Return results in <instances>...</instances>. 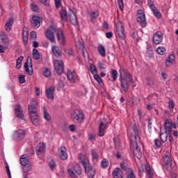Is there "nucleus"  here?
I'll return each instance as SVG.
<instances>
[{
    "label": "nucleus",
    "instance_id": "nucleus-1",
    "mask_svg": "<svg viewBox=\"0 0 178 178\" xmlns=\"http://www.w3.org/2000/svg\"><path fill=\"white\" fill-rule=\"evenodd\" d=\"M120 81L121 88H122L124 92H127V91H129V87H130V84L134 83L133 75H131V74H130L127 70L124 69H120Z\"/></svg>",
    "mask_w": 178,
    "mask_h": 178
},
{
    "label": "nucleus",
    "instance_id": "nucleus-2",
    "mask_svg": "<svg viewBox=\"0 0 178 178\" xmlns=\"http://www.w3.org/2000/svg\"><path fill=\"white\" fill-rule=\"evenodd\" d=\"M37 106H38V104L35 99H33L31 104L28 106L29 116L34 126L40 124V118H38V114L37 113Z\"/></svg>",
    "mask_w": 178,
    "mask_h": 178
},
{
    "label": "nucleus",
    "instance_id": "nucleus-3",
    "mask_svg": "<svg viewBox=\"0 0 178 178\" xmlns=\"http://www.w3.org/2000/svg\"><path fill=\"white\" fill-rule=\"evenodd\" d=\"M70 119L74 123H78V124H83L84 123V113L79 109H75L72 111L70 113Z\"/></svg>",
    "mask_w": 178,
    "mask_h": 178
},
{
    "label": "nucleus",
    "instance_id": "nucleus-4",
    "mask_svg": "<svg viewBox=\"0 0 178 178\" xmlns=\"http://www.w3.org/2000/svg\"><path fill=\"white\" fill-rule=\"evenodd\" d=\"M140 128L136 124H134L131 130V143H140Z\"/></svg>",
    "mask_w": 178,
    "mask_h": 178
},
{
    "label": "nucleus",
    "instance_id": "nucleus-5",
    "mask_svg": "<svg viewBox=\"0 0 178 178\" xmlns=\"http://www.w3.org/2000/svg\"><path fill=\"white\" fill-rule=\"evenodd\" d=\"M58 31V26L55 25H51L47 29L45 32V35L47 39H49L51 42H55V35H54V33H57Z\"/></svg>",
    "mask_w": 178,
    "mask_h": 178
},
{
    "label": "nucleus",
    "instance_id": "nucleus-6",
    "mask_svg": "<svg viewBox=\"0 0 178 178\" xmlns=\"http://www.w3.org/2000/svg\"><path fill=\"white\" fill-rule=\"evenodd\" d=\"M115 33L118 35L120 40H124L126 38V33L124 32V26L122 22L119 21L115 24Z\"/></svg>",
    "mask_w": 178,
    "mask_h": 178
},
{
    "label": "nucleus",
    "instance_id": "nucleus-7",
    "mask_svg": "<svg viewBox=\"0 0 178 178\" xmlns=\"http://www.w3.org/2000/svg\"><path fill=\"white\" fill-rule=\"evenodd\" d=\"M136 20L141 27H147V19L143 10H138L137 11Z\"/></svg>",
    "mask_w": 178,
    "mask_h": 178
},
{
    "label": "nucleus",
    "instance_id": "nucleus-8",
    "mask_svg": "<svg viewBox=\"0 0 178 178\" xmlns=\"http://www.w3.org/2000/svg\"><path fill=\"white\" fill-rule=\"evenodd\" d=\"M74 170L69 168L67 170V172L69 173L70 177H72V178H79L78 176H81V173H83V170L81 169V167L79 165V164H75L74 165ZM75 172V173H74Z\"/></svg>",
    "mask_w": 178,
    "mask_h": 178
},
{
    "label": "nucleus",
    "instance_id": "nucleus-9",
    "mask_svg": "<svg viewBox=\"0 0 178 178\" xmlns=\"http://www.w3.org/2000/svg\"><path fill=\"white\" fill-rule=\"evenodd\" d=\"M163 159L167 170H170V169H172V153H170L169 151H167Z\"/></svg>",
    "mask_w": 178,
    "mask_h": 178
},
{
    "label": "nucleus",
    "instance_id": "nucleus-10",
    "mask_svg": "<svg viewBox=\"0 0 178 178\" xmlns=\"http://www.w3.org/2000/svg\"><path fill=\"white\" fill-rule=\"evenodd\" d=\"M138 143L139 142L131 143V150L133 151L134 155L136 156L138 159H141V156H143V153L141 152V150L138 148Z\"/></svg>",
    "mask_w": 178,
    "mask_h": 178
},
{
    "label": "nucleus",
    "instance_id": "nucleus-11",
    "mask_svg": "<svg viewBox=\"0 0 178 178\" xmlns=\"http://www.w3.org/2000/svg\"><path fill=\"white\" fill-rule=\"evenodd\" d=\"M25 72L29 74L30 76H33V59L31 56H28L26 62L24 65Z\"/></svg>",
    "mask_w": 178,
    "mask_h": 178
},
{
    "label": "nucleus",
    "instance_id": "nucleus-12",
    "mask_svg": "<svg viewBox=\"0 0 178 178\" xmlns=\"http://www.w3.org/2000/svg\"><path fill=\"white\" fill-rule=\"evenodd\" d=\"M54 65L55 70L57 72V74H62V73H63L64 71L63 61H62L61 60H56L54 62Z\"/></svg>",
    "mask_w": 178,
    "mask_h": 178
},
{
    "label": "nucleus",
    "instance_id": "nucleus-13",
    "mask_svg": "<svg viewBox=\"0 0 178 178\" xmlns=\"http://www.w3.org/2000/svg\"><path fill=\"white\" fill-rule=\"evenodd\" d=\"M57 38L60 45H63V47L66 45V38H65L63 31L59 28H57Z\"/></svg>",
    "mask_w": 178,
    "mask_h": 178
},
{
    "label": "nucleus",
    "instance_id": "nucleus-14",
    "mask_svg": "<svg viewBox=\"0 0 178 178\" xmlns=\"http://www.w3.org/2000/svg\"><path fill=\"white\" fill-rule=\"evenodd\" d=\"M31 25L33 29H38L41 26V17L38 15L32 16Z\"/></svg>",
    "mask_w": 178,
    "mask_h": 178
},
{
    "label": "nucleus",
    "instance_id": "nucleus-15",
    "mask_svg": "<svg viewBox=\"0 0 178 178\" xmlns=\"http://www.w3.org/2000/svg\"><path fill=\"white\" fill-rule=\"evenodd\" d=\"M163 40V33L161 31H157L153 36V42L156 45L161 44Z\"/></svg>",
    "mask_w": 178,
    "mask_h": 178
},
{
    "label": "nucleus",
    "instance_id": "nucleus-16",
    "mask_svg": "<svg viewBox=\"0 0 178 178\" xmlns=\"http://www.w3.org/2000/svg\"><path fill=\"white\" fill-rule=\"evenodd\" d=\"M86 173H87L88 177L94 178L95 176V168L92 167L90 164L84 168Z\"/></svg>",
    "mask_w": 178,
    "mask_h": 178
},
{
    "label": "nucleus",
    "instance_id": "nucleus-17",
    "mask_svg": "<svg viewBox=\"0 0 178 178\" xmlns=\"http://www.w3.org/2000/svg\"><path fill=\"white\" fill-rule=\"evenodd\" d=\"M66 147L65 146H62L58 149L59 157L63 161H66V159H67V152H66Z\"/></svg>",
    "mask_w": 178,
    "mask_h": 178
},
{
    "label": "nucleus",
    "instance_id": "nucleus-18",
    "mask_svg": "<svg viewBox=\"0 0 178 178\" xmlns=\"http://www.w3.org/2000/svg\"><path fill=\"white\" fill-rule=\"evenodd\" d=\"M26 136V131L23 129H18L14 134V138L15 140H23Z\"/></svg>",
    "mask_w": 178,
    "mask_h": 178
},
{
    "label": "nucleus",
    "instance_id": "nucleus-19",
    "mask_svg": "<svg viewBox=\"0 0 178 178\" xmlns=\"http://www.w3.org/2000/svg\"><path fill=\"white\" fill-rule=\"evenodd\" d=\"M108 128L106 124L104 123V122H101L99 124V137H104L105 136V130Z\"/></svg>",
    "mask_w": 178,
    "mask_h": 178
},
{
    "label": "nucleus",
    "instance_id": "nucleus-20",
    "mask_svg": "<svg viewBox=\"0 0 178 178\" xmlns=\"http://www.w3.org/2000/svg\"><path fill=\"white\" fill-rule=\"evenodd\" d=\"M70 22L74 26H77L79 24V21L77 20V16L73 12V10H70V13H69Z\"/></svg>",
    "mask_w": 178,
    "mask_h": 178
},
{
    "label": "nucleus",
    "instance_id": "nucleus-21",
    "mask_svg": "<svg viewBox=\"0 0 178 178\" xmlns=\"http://www.w3.org/2000/svg\"><path fill=\"white\" fill-rule=\"evenodd\" d=\"M79 159L83 166V168H86L90 165V160H88V157L84 154L79 155Z\"/></svg>",
    "mask_w": 178,
    "mask_h": 178
},
{
    "label": "nucleus",
    "instance_id": "nucleus-22",
    "mask_svg": "<svg viewBox=\"0 0 178 178\" xmlns=\"http://www.w3.org/2000/svg\"><path fill=\"white\" fill-rule=\"evenodd\" d=\"M67 77L68 80L71 81V83H76L77 75L75 74V72H72L70 70H67Z\"/></svg>",
    "mask_w": 178,
    "mask_h": 178
},
{
    "label": "nucleus",
    "instance_id": "nucleus-23",
    "mask_svg": "<svg viewBox=\"0 0 178 178\" xmlns=\"http://www.w3.org/2000/svg\"><path fill=\"white\" fill-rule=\"evenodd\" d=\"M112 175L113 178H123V171L119 168H115L113 171Z\"/></svg>",
    "mask_w": 178,
    "mask_h": 178
},
{
    "label": "nucleus",
    "instance_id": "nucleus-24",
    "mask_svg": "<svg viewBox=\"0 0 178 178\" xmlns=\"http://www.w3.org/2000/svg\"><path fill=\"white\" fill-rule=\"evenodd\" d=\"M54 92H55V87L51 86L46 90V95L49 99L54 100Z\"/></svg>",
    "mask_w": 178,
    "mask_h": 178
},
{
    "label": "nucleus",
    "instance_id": "nucleus-25",
    "mask_svg": "<svg viewBox=\"0 0 178 178\" xmlns=\"http://www.w3.org/2000/svg\"><path fill=\"white\" fill-rule=\"evenodd\" d=\"M173 126V122L169 120H166L164 124V129L165 131L168 134L172 133V127Z\"/></svg>",
    "mask_w": 178,
    "mask_h": 178
},
{
    "label": "nucleus",
    "instance_id": "nucleus-26",
    "mask_svg": "<svg viewBox=\"0 0 178 178\" xmlns=\"http://www.w3.org/2000/svg\"><path fill=\"white\" fill-rule=\"evenodd\" d=\"M0 37H1L2 44H4V45L8 46L9 45V39L8 38V35H6V33H5V32L1 31L0 33Z\"/></svg>",
    "mask_w": 178,
    "mask_h": 178
},
{
    "label": "nucleus",
    "instance_id": "nucleus-27",
    "mask_svg": "<svg viewBox=\"0 0 178 178\" xmlns=\"http://www.w3.org/2000/svg\"><path fill=\"white\" fill-rule=\"evenodd\" d=\"M17 108H15V115L17 118L19 119H23L24 118V115H23V110H22V107L20 105H16Z\"/></svg>",
    "mask_w": 178,
    "mask_h": 178
},
{
    "label": "nucleus",
    "instance_id": "nucleus-28",
    "mask_svg": "<svg viewBox=\"0 0 178 178\" xmlns=\"http://www.w3.org/2000/svg\"><path fill=\"white\" fill-rule=\"evenodd\" d=\"M22 38L26 45V44H27V42H29V29H27V27H24L23 29Z\"/></svg>",
    "mask_w": 178,
    "mask_h": 178
},
{
    "label": "nucleus",
    "instance_id": "nucleus-29",
    "mask_svg": "<svg viewBox=\"0 0 178 178\" xmlns=\"http://www.w3.org/2000/svg\"><path fill=\"white\" fill-rule=\"evenodd\" d=\"M150 9H152L154 16L157 17V19H161L162 17V15L161 14V12L156 9V6H155V4L149 7Z\"/></svg>",
    "mask_w": 178,
    "mask_h": 178
},
{
    "label": "nucleus",
    "instance_id": "nucleus-30",
    "mask_svg": "<svg viewBox=\"0 0 178 178\" xmlns=\"http://www.w3.org/2000/svg\"><path fill=\"white\" fill-rule=\"evenodd\" d=\"M12 26H13V17H10L8 21L6 23L5 29L6 31L12 30Z\"/></svg>",
    "mask_w": 178,
    "mask_h": 178
},
{
    "label": "nucleus",
    "instance_id": "nucleus-31",
    "mask_svg": "<svg viewBox=\"0 0 178 178\" xmlns=\"http://www.w3.org/2000/svg\"><path fill=\"white\" fill-rule=\"evenodd\" d=\"M27 155L23 154L20 158V163L22 166H27L29 165V159H27Z\"/></svg>",
    "mask_w": 178,
    "mask_h": 178
},
{
    "label": "nucleus",
    "instance_id": "nucleus-32",
    "mask_svg": "<svg viewBox=\"0 0 178 178\" xmlns=\"http://www.w3.org/2000/svg\"><path fill=\"white\" fill-rule=\"evenodd\" d=\"M97 49L101 56H103V58H105V56H106V51L105 50V47H104V45L99 44Z\"/></svg>",
    "mask_w": 178,
    "mask_h": 178
},
{
    "label": "nucleus",
    "instance_id": "nucleus-33",
    "mask_svg": "<svg viewBox=\"0 0 178 178\" xmlns=\"http://www.w3.org/2000/svg\"><path fill=\"white\" fill-rule=\"evenodd\" d=\"M160 140L161 143H166L168 141V132H162V130L160 131Z\"/></svg>",
    "mask_w": 178,
    "mask_h": 178
},
{
    "label": "nucleus",
    "instance_id": "nucleus-34",
    "mask_svg": "<svg viewBox=\"0 0 178 178\" xmlns=\"http://www.w3.org/2000/svg\"><path fill=\"white\" fill-rule=\"evenodd\" d=\"M175 55L171 54L168 56V59L165 61L166 66H170V65L173 64V62H175Z\"/></svg>",
    "mask_w": 178,
    "mask_h": 178
},
{
    "label": "nucleus",
    "instance_id": "nucleus-35",
    "mask_svg": "<svg viewBox=\"0 0 178 178\" xmlns=\"http://www.w3.org/2000/svg\"><path fill=\"white\" fill-rule=\"evenodd\" d=\"M60 16L62 22H67V12L66 10H62L60 11Z\"/></svg>",
    "mask_w": 178,
    "mask_h": 178
},
{
    "label": "nucleus",
    "instance_id": "nucleus-36",
    "mask_svg": "<svg viewBox=\"0 0 178 178\" xmlns=\"http://www.w3.org/2000/svg\"><path fill=\"white\" fill-rule=\"evenodd\" d=\"M45 151V145L44 143H39L38 146V149L36 151L37 155H40V154H42Z\"/></svg>",
    "mask_w": 178,
    "mask_h": 178
},
{
    "label": "nucleus",
    "instance_id": "nucleus-37",
    "mask_svg": "<svg viewBox=\"0 0 178 178\" xmlns=\"http://www.w3.org/2000/svg\"><path fill=\"white\" fill-rule=\"evenodd\" d=\"M120 168L122 169V170L127 172V173H128V172L131 171V168H129V166L127 165V163L124 161L121 162Z\"/></svg>",
    "mask_w": 178,
    "mask_h": 178
},
{
    "label": "nucleus",
    "instance_id": "nucleus-38",
    "mask_svg": "<svg viewBox=\"0 0 178 178\" xmlns=\"http://www.w3.org/2000/svg\"><path fill=\"white\" fill-rule=\"evenodd\" d=\"M52 52L54 54V55H55V56H56V58H59L60 56V50L59 49V47H56V46H54L52 47Z\"/></svg>",
    "mask_w": 178,
    "mask_h": 178
},
{
    "label": "nucleus",
    "instance_id": "nucleus-39",
    "mask_svg": "<svg viewBox=\"0 0 178 178\" xmlns=\"http://www.w3.org/2000/svg\"><path fill=\"white\" fill-rule=\"evenodd\" d=\"M99 16V13L98 11H93L90 13L91 22L94 23L95 22V19H97Z\"/></svg>",
    "mask_w": 178,
    "mask_h": 178
},
{
    "label": "nucleus",
    "instance_id": "nucleus-40",
    "mask_svg": "<svg viewBox=\"0 0 178 178\" xmlns=\"http://www.w3.org/2000/svg\"><path fill=\"white\" fill-rule=\"evenodd\" d=\"M145 170L149 176L148 178H152L154 177V173L152 172V170L151 169V166L149 165H145Z\"/></svg>",
    "mask_w": 178,
    "mask_h": 178
},
{
    "label": "nucleus",
    "instance_id": "nucleus-41",
    "mask_svg": "<svg viewBox=\"0 0 178 178\" xmlns=\"http://www.w3.org/2000/svg\"><path fill=\"white\" fill-rule=\"evenodd\" d=\"M23 59L24 58L23 56H19L16 60V68L17 69H22V62H23Z\"/></svg>",
    "mask_w": 178,
    "mask_h": 178
},
{
    "label": "nucleus",
    "instance_id": "nucleus-42",
    "mask_svg": "<svg viewBox=\"0 0 178 178\" xmlns=\"http://www.w3.org/2000/svg\"><path fill=\"white\" fill-rule=\"evenodd\" d=\"M32 56L35 60H38V59H40V52H38V50L36 49H33Z\"/></svg>",
    "mask_w": 178,
    "mask_h": 178
},
{
    "label": "nucleus",
    "instance_id": "nucleus-43",
    "mask_svg": "<svg viewBox=\"0 0 178 178\" xmlns=\"http://www.w3.org/2000/svg\"><path fill=\"white\" fill-rule=\"evenodd\" d=\"M43 112H44V118L46 120L49 122L51 120V115H49V113L47 112V108H43Z\"/></svg>",
    "mask_w": 178,
    "mask_h": 178
},
{
    "label": "nucleus",
    "instance_id": "nucleus-44",
    "mask_svg": "<svg viewBox=\"0 0 178 178\" xmlns=\"http://www.w3.org/2000/svg\"><path fill=\"white\" fill-rule=\"evenodd\" d=\"M156 52L159 55H165V54H166V49H165V47H159L157 48Z\"/></svg>",
    "mask_w": 178,
    "mask_h": 178
},
{
    "label": "nucleus",
    "instance_id": "nucleus-45",
    "mask_svg": "<svg viewBox=\"0 0 178 178\" xmlns=\"http://www.w3.org/2000/svg\"><path fill=\"white\" fill-rule=\"evenodd\" d=\"M111 74L113 77V81H116L118 80V71L116 70H112Z\"/></svg>",
    "mask_w": 178,
    "mask_h": 178
},
{
    "label": "nucleus",
    "instance_id": "nucleus-46",
    "mask_svg": "<svg viewBox=\"0 0 178 178\" xmlns=\"http://www.w3.org/2000/svg\"><path fill=\"white\" fill-rule=\"evenodd\" d=\"M4 165L6 166V170L8 177L12 178V175H10V170L9 169V164H8V162L5 161Z\"/></svg>",
    "mask_w": 178,
    "mask_h": 178
},
{
    "label": "nucleus",
    "instance_id": "nucleus-47",
    "mask_svg": "<svg viewBox=\"0 0 178 178\" xmlns=\"http://www.w3.org/2000/svg\"><path fill=\"white\" fill-rule=\"evenodd\" d=\"M86 94H87V90L85 88H83H83H81V91H79L78 92V95L79 97H83V96L86 95Z\"/></svg>",
    "mask_w": 178,
    "mask_h": 178
},
{
    "label": "nucleus",
    "instance_id": "nucleus-48",
    "mask_svg": "<svg viewBox=\"0 0 178 178\" xmlns=\"http://www.w3.org/2000/svg\"><path fill=\"white\" fill-rule=\"evenodd\" d=\"M102 167L105 169L106 168H108V165H109V163L108 162V161H106V159H103L102 161Z\"/></svg>",
    "mask_w": 178,
    "mask_h": 178
},
{
    "label": "nucleus",
    "instance_id": "nucleus-49",
    "mask_svg": "<svg viewBox=\"0 0 178 178\" xmlns=\"http://www.w3.org/2000/svg\"><path fill=\"white\" fill-rule=\"evenodd\" d=\"M115 146L118 148V147H120V139L118 138H113Z\"/></svg>",
    "mask_w": 178,
    "mask_h": 178
},
{
    "label": "nucleus",
    "instance_id": "nucleus-50",
    "mask_svg": "<svg viewBox=\"0 0 178 178\" xmlns=\"http://www.w3.org/2000/svg\"><path fill=\"white\" fill-rule=\"evenodd\" d=\"M94 79H95V80H96V81H97L98 84H101V83H102V79H101V76H99V75H98L97 74H95Z\"/></svg>",
    "mask_w": 178,
    "mask_h": 178
},
{
    "label": "nucleus",
    "instance_id": "nucleus-51",
    "mask_svg": "<svg viewBox=\"0 0 178 178\" xmlns=\"http://www.w3.org/2000/svg\"><path fill=\"white\" fill-rule=\"evenodd\" d=\"M19 82L20 83V84H23L24 83H26V76L24 75H19Z\"/></svg>",
    "mask_w": 178,
    "mask_h": 178
},
{
    "label": "nucleus",
    "instance_id": "nucleus-52",
    "mask_svg": "<svg viewBox=\"0 0 178 178\" xmlns=\"http://www.w3.org/2000/svg\"><path fill=\"white\" fill-rule=\"evenodd\" d=\"M31 9L33 12H38V6H37L34 3L31 4Z\"/></svg>",
    "mask_w": 178,
    "mask_h": 178
},
{
    "label": "nucleus",
    "instance_id": "nucleus-53",
    "mask_svg": "<svg viewBox=\"0 0 178 178\" xmlns=\"http://www.w3.org/2000/svg\"><path fill=\"white\" fill-rule=\"evenodd\" d=\"M127 178H136V175H134V172L131 170L127 172Z\"/></svg>",
    "mask_w": 178,
    "mask_h": 178
},
{
    "label": "nucleus",
    "instance_id": "nucleus-54",
    "mask_svg": "<svg viewBox=\"0 0 178 178\" xmlns=\"http://www.w3.org/2000/svg\"><path fill=\"white\" fill-rule=\"evenodd\" d=\"M49 167L51 169V170H53V169H55L56 166V163H55V161L51 160L49 163Z\"/></svg>",
    "mask_w": 178,
    "mask_h": 178
},
{
    "label": "nucleus",
    "instance_id": "nucleus-55",
    "mask_svg": "<svg viewBox=\"0 0 178 178\" xmlns=\"http://www.w3.org/2000/svg\"><path fill=\"white\" fill-rule=\"evenodd\" d=\"M43 75L45 77H49V76H51V70H49V69H46L44 72H43Z\"/></svg>",
    "mask_w": 178,
    "mask_h": 178
},
{
    "label": "nucleus",
    "instance_id": "nucleus-56",
    "mask_svg": "<svg viewBox=\"0 0 178 178\" xmlns=\"http://www.w3.org/2000/svg\"><path fill=\"white\" fill-rule=\"evenodd\" d=\"M118 3L119 5L120 10H123V8H124V3H123V0H118Z\"/></svg>",
    "mask_w": 178,
    "mask_h": 178
},
{
    "label": "nucleus",
    "instance_id": "nucleus-57",
    "mask_svg": "<svg viewBox=\"0 0 178 178\" xmlns=\"http://www.w3.org/2000/svg\"><path fill=\"white\" fill-rule=\"evenodd\" d=\"M8 47H9V45H6L3 46V45H0V52L1 54H3V52H5L7 49H8Z\"/></svg>",
    "mask_w": 178,
    "mask_h": 178
},
{
    "label": "nucleus",
    "instance_id": "nucleus-58",
    "mask_svg": "<svg viewBox=\"0 0 178 178\" xmlns=\"http://www.w3.org/2000/svg\"><path fill=\"white\" fill-rule=\"evenodd\" d=\"M66 54L69 55V56H74V54L73 53V49H67L65 50Z\"/></svg>",
    "mask_w": 178,
    "mask_h": 178
},
{
    "label": "nucleus",
    "instance_id": "nucleus-59",
    "mask_svg": "<svg viewBox=\"0 0 178 178\" xmlns=\"http://www.w3.org/2000/svg\"><path fill=\"white\" fill-rule=\"evenodd\" d=\"M91 152L93 159H98V153H97V151H95V149H92Z\"/></svg>",
    "mask_w": 178,
    "mask_h": 178
},
{
    "label": "nucleus",
    "instance_id": "nucleus-60",
    "mask_svg": "<svg viewBox=\"0 0 178 178\" xmlns=\"http://www.w3.org/2000/svg\"><path fill=\"white\" fill-rule=\"evenodd\" d=\"M90 69L92 74H95V73H97V67H95V65H90Z\"/></svg>",
    "mask_w": 178,
    "mask_h": 178
},
{
    "label": "nucleus",
    "instance_id": "nucleus-61",
    "mask_svg": "<svg viewBox=\"0 0 178 178\" xmlns=\"http://www.w3.org/2000/svg\"><path fill=\"white\" fill-rule=\"evenodd\" d=\"M168 108L169 109H174L175 108V102H173V100H170L169 102H168Z\"/></svg>",
    "mask_w": 178,
    "mask_h": 178
},
{
    "label": "nucleus",
    "instance_id": "nucleus-62",
    "mask_svg": "<svg viewBox=\"0 0 178 178\" xmlns=\"http://www.w3.org/2000/svg\"><path fill=\"white\" fill-rule=\"evenodd\" d=\"M154 145H156L157 148H161V145H162V143H161V141L159 140V139H156L154 140Z\"/></svg>",
    "mask_w": 178,
    "mask_h": 178
},
{
    "label": "nucleus",
    "instance_id": "nucleus-63",
    "mask_svg": "<svg viewBox=\"0 0 178 178\" xmlns=\"http://www.w3.org/2000/svg\"><path fill=\"white\" fill-rule=\"evenodd\" d=\"M168 138H169L170 144V145H172V144L175 143V139H173V136H172L171 133L168 134Z\"/></svg>",
    "mask_w": 178,
    "mask_h": 178
},
{
    "label": "nucleus",
    "instance_id": "nucleus-64",
    "mask_svg": "<svg viewBox=\"0 0 178 178\" xmlns=\"http://www.w3.org/2000/svg\"><path fill=\"white\" fill-rule=\"evenodd\" d=\"M56 8H59L62 6V3H60V0H55Z\"/></svg>",
    "mask_w": 178,
    "mask_h": 178
}]
</instances>
